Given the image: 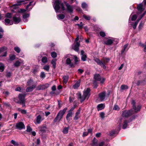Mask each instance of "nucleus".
<instances>
[{"label": "nucleus", "mask_w": 146, "mask_h": 146, "mask_svg": "<svg viewBox=\"0 0 146 146\" xmlns=\"http://www.w3.org/2000/svg\"><path fill=\"white\" fill-rule=\"evenodd\" d=\"M94 60L98 64L100 65L104 69H105L106 68L105 65L109 62L110 59L104 58L101 61L99 59L96 58L94 59Z\"/></svg>", "instance_id": "1"}, {"label": "nucleus", "mask_w": 146, "mask_h": 146, "mask_svg": "<svg viewBox=\"0 0 146 146\" xmlns=\"http://www.w3.org/2000/svg\"><path fill=\"white\" fill-rule=\"evenodd\" d=\"M67 110V108H64L62 110H60L57 114V116L54 119L53 122H60L63 118V115Z\"/></svg>", "instance_id": "2"}, {"label": "nucleus", "mask_w": 146, "mask_h": 146, "mask_svg": "<svg viewBox=\"0 0 146 146\" xmlns=\"http://www.w3.org/2000/svg\"><path fill=\"white\" fill-rule=\"evenodd\" d=\"M90 89L89 88H87L86 90H84L82 96L81 94L79 93L78 95V98L80 99V102H82L84 101L86 98H87V99L90 96Z\"/></svg>", "instance_id": "3"}, {"label": "nucleus", "mask_w": 146, "mask_h": 146, "mask_svg": "<svg viewBox=\"0 0 146 146\" xmlns=\"http://www.w3.org/2000/svg\"><path fill=\"white\" fill-rule=\"evenodd\" d=\"M54 8L56 11H58L60 9L62 10H64L65 8L64 4L58 0L55 1L54 3Z\"/></svg>", "instance_id": "4"}, {"label": "nucleus", "mask_w": 146, "mask_h": 146, "mask_svg": "<svg viewBox=\"0 0 146 146\" xmlns=\"http://www.w3.org/2000/svg\"><path fill=\"white\" fill-rule=\"evenodd\" d=\"M131 104L132 105L133 109L134 110V111H133L134 113H137L141 109V106L139 105L136 106L135 105V102L134 100H132L131 101Z\"/></svg>", "instance_id": "5"}, {"label": "nucleus", "mask_w": 146, "mask_h": 146, "mask_svg": "<svg viewBox=\"0 0 146 146\" xmlns=\"http://www.w3.org/2000/svg\"><path fill=\"white\" fill-rule=\"evenodd\" d=\"M94 79L96 81H100L101 84H103L104 82L105 79L104 78H102L99 74H96L94 75Z\"/></svg>", "instance_id": "6"}, {"label": "nucleus", "mask_w": 146, "mask_h": 146, "mask_svg": "<svg viewBox=\"0 0 146 146\" xmlns=\"http://www.w3.org/2000/svg\"><path fill=\"white\" fill-rule=\"evenodd\" d=\"M134 113L132 110L128 111H125L123 112L122 116L123 117H127L131 116Z\"/></svg>", "instance_id": "7"}, {"label": "nucleus", "mask_w": 146, "mask_h": 146, "mask_svg": "<svg viewBox=\"0 0 146 146\" xmlns=\"http://www.w3.org/2000/svg\"><path fill=\"white\" fill-rule=\"evenodd\" d=\"M13 20L15 24H17L20 22L21 18L19 16L15 15L13 17Z\"/></svg>", "instance_id": "8"}, {"label": "nucleus", "mask_w": 146, "mask_h": 146, "mask_svg": "<svg viewBox=\"0 0 146 146\" xmlns=\"http://www.w3.org/2000/svg\"><path fill=\"white\" fill-rule=\"evenodd\" d=\"M80 44L78 42L74 43L72 46V48L75 51L78 52L79 50Z\"/></svg>", "instance_id": "9"}, {"label": "nucleus", "mask_w": 146, "mask_h": 146, "mask_svg": "<svg viewBox=\"0 0 146 146\" xmlns=\"http://www.w3.org/2000/svg\"><path fill=\"white\" fill-rule=\"evenodd\" d=\"M106 95V92H102L99 94V97L101 101H103L104 100Z\"/></svg>", "instance_id": "10"}, {"label": "nucleus", "mask_w": 146, "mask_h": 146, "mask_svg": "<svg viewBox=\"0 0 146 146\" xmlns=\"http://www.w3.org/2000/svg\"><path fill=\"white\" fill-rule=\"evenodd\" d=\"M16 127L17 128L19 129H21L25 127L24 124L22 122L17 123L16 125Z\"/></svg>", "instance_id": "11"}, {"label": "nucleus", "mask_w": 146, "mask_h": 146, "mask_svg": "<svg viewBox=\"0 0 146 146\" xmlns=\"http://www.w3.org/2000/svg\"><path fill=\"white\" fill-rule=\"evenodd\" d=\"M81 108H80L75 113V115L74 118V120H77L80 117V112L81 110Z\"/></svg>", "instance_id": "12"}, {"label": "nucleus", "mask_w": 146, "mask_h": 146, "mask_svg": "<svg viewBox=\"0 0 146 146\" xmlns=\"http://www.w3.org/2000/svg\"><path fill=\"white\" fill-rule=\"evenodd\" d=\"M25 94H19V95L18 97L20 101L18 102V103H19L22 102H25Z\"/></svg>", "instance_id": "13"}, {"label": "nucleus", "mask_w": 146, "mask_h": 146, "mask_svg": "<svg viewBox=\"0 0 146 146\" xmlns=\"http://www.w3.org/2000/svg\"><path fill=\"white\" fill-rule=\"evenodd\" d=\"M66 6L67 11L70 13H72L73 11V7L68 4H66Z\"/></svg>", "instance_id": "14"}, {"label": "nucleus", "mask_w": 146, "mask_h": 146, "mask_svg": "<svg viewBox=\"0 0 146 146\" xmlns=\"http://www.w3.org/2000/svg\"><path fill=\"white\" fill-rule=\"evenodd\" d=\"M84 51L83 50H81V55H82L81 60L83 61H85L87 58L86 55L85 54H84Z\"/></svg>", "instance_id": "15"}, {"label": "nucleus", "mask_w": 146, "mask_h": 146, "mask_svg": "<svg viewBox=\"0 0 146 146\" xmlns=\"http://www.w3.org/2000/svg\"><path fill=\"white\" fill-rule=\"evenodd\" d=\"M36 86V84H34L33 85L31 86L27 87L26 89V92H28L32 91L33 89L35 88Z\"/></svg>", "instance_id": "16"}, {"label": "nucleus", "mask_w": 146, "mask_h": 146, "mask_svg": "<svg viewBox=\"0 0 146 146\" xmlns=\"http://www.w3.org/2000/svg\"><path fill=\"white\" fill-rule=\"evenodd\" d=\"M29 16L30 15L29 13H24L23 15V21L25 22H26L27 21V18L29 17Z\"/></svg>", "instance_id": "17"}, {"label": "nucleus", "mask_w": 146, "mask_h": 146, "mask_svg": "<svg viewBox=\"0 0 146 146\" xmlns=\"http://www.w3.org/2000/svg\"><path fill=\"white\" fill-rule=\"evenodd\" d=\"M137 10L140 12L143 11L144 10V9L143 7V5L141 3L137 5Z\"/></svg>", "instance_id": "18"}, {"label": "nucleus", "mask_w": 146, "mask_h": 146, "mask_svg": "<svg viewBox=\"0 0 146 146\" xmlns=\"http://www.w3.org/2000/svg\"><path fill=\"white\" fill-rule=\"evenodd\" d=\"M105 106L104 104H98L97 107V108L98 111L102 110L104 109L105 107Z\"/></svg>", "instance_id": "19"}, {"label": "nucleus", "mask_w": 146, "mask_h": 146, "mask_svg": "<svg viewBox=\"0 0 146 146\" xmlns=\"http://www.w3.org/2000/svg\"><path fill=\"white\" fill-rule=\"evenodd\" d=\"M80 80H78L77 81L75 84L73 85V88L74 89H77L80 86Z\"/></svg>", "instance_id": "20"}, {"label": "nucleus", "mask_w": 146, "mask_h": 146, "mask_svg": "<svg viewBox=\"0 0 146 146\" xmlns=\"http://www.w3.org/2000/svg\"><path fill=\"white\" fill-rule=\"evenodd\" d=\"M66 63L70 65L71 67H74V65L73 63L71 62V60L70 58H67L66 60Z\"/></svg>", "instance_id": "21"}, {"label": "nucleus", "mask_w": 146, "mask_h": 146, "mask_svg": "<svg viewBox=\"0 0 146 146\" xmlns=\"http://www.w3.org/2000/svg\"><path fill=\"white\" fill-rule=\"evenodd\" d=\"M5 24L6 25H12L13 24V22H11L10 19L7 18H6L5 19Z\"/></svg>", "instance_id": "22"}, {"label": "nucleus", "mask_w": 146, "mask_h": 146, "mask_svg": "<svg viewBox=\"0 0 146 146\" xmlns=\"http://www.w3.org/2000/svg\"><path fill=\"white\" fill-rule=\"evenodd\" d=\"M46 128V127L44 126L39 128V130L40 133H45Z\"/></svg>", "instance_id": "23"}, {"label": "nucleus", "mask_w": 146, "mask_h": 146, "mask_svg": "<svg viewBox=\"0 0 146 146\" xmlns=\"http://www.w3.org/2000/svg\"><path fill=\"white\" fill-rule=\"evenodd\" d=\"M21 62H19V60L16 61L14 63V65L15 66L18 67L21 64H23V61L21 60H20Z\"/></svg>", "instance_id": "24"}, {"label": "nucleus", "mask_w": 146, "mask_h": 146, "mask_svg": "<svg viewBox=\"0 0 146 146\" xmlns=\"http://www.w3.org/2000/svg\"><path fill=\"white\" fill-rule=\"evenodd\" d=\"M41 117L40 115H38L36 118V124H39L40 123L41 121Z\"/></svg>", "instance_id": "25"}, {"label": "nucleus", "mask_w": 146, "mask_h": 146, "mask_svg": "<svg viewBox=\"0 0 146 146\" xmlns=\"http://www.w3.org/2000/svg\"><path fill=\"white\" fill-rule=\"evenodd\" d=\"M113 41V40L111 39H109L105 42V43L107 45H111V44Z\"/></svg>", "instance_id": "26"}, {"label": "nucleus", "mask_w": 146, "mask_h": 146, "mask_svg": "<svg viewBox=\"0 0 146 146\" xmlns=\"http://www.w3.org/2000/svg\"><path fill=\"white\" fill-rule=\"evenodd\" d=\"M68 76H65L63 77V83L64 84H66L68 80Z\"/></svg>", "instance_id": "27"}, {"label": "nucleus", "mask_w": 146, "mask_h": 146, "mask_svg": "<svg viewBox=\"0 0 146 146\" xmlns=\"http://www.w3.org/2000/svg\"><path fill=\"white\" fill-rule=\"evenodd\" d=\"M73 114V113L72 112H70L69 111H68V113L66 115V119L67 120H68L69 118L70 117H71L72 116V115Z\"/></svg>", "instance_id": "28"}, {"label": "nucleus", "mask_w": 146, "mask_h": 146, "mask_svg": "<svg viewBox=\"0 0 146 146\" xmlns=\"http://www.w3.org/2000/svg\"><path fill=\"white\" fill-rule=\"evenodd\" d=\"M127 121L126 120H125L124 121L122 127V128L123 129H125L127 127Z\"/></svg>", "instance_id": "29"}, {"label": "nucleus", "mask_w": 146, "mask_h": 146, "mask_svg": "<svg viewBox=\"0 0 146 146\" xmlns=\"http://www.w3.org/2000/svg\"><path fill=\"white\" fill-rule=\"evenodd\" d=\"M58 18V19H63L65 17V16L64 15L62 14H60L57 15Z\"/></svg>", "instance_id": "30"}, {"label": "nucleus", "mask_w": 146, "mask_h": 146, "mask_svg": "<svg viewBox=\"0 0 146 146\" xmlns=\"http://www.w3.org/2000/svg\"><path fill=\"white\" fill-rule=\"evenodd\" d=\"M68 129H69V127H65L64 128V129L63 130V131H62L63 133L64 134L67 133L68 132Z\"/></svg>", "instance_id": "31"}, {"label": "nucleus", "mask_w": 146, "mask_h": 146, "mask_svg": "<svg viewBox=\"0 0 146 146\" xmlns=\"http://www.w3.org/2000/svg\"><path fill=\"white\" fill-rule=\"evenodd\" d=\"M81 7L83 9H86L88 5L86 3L84 2L82 3Z\"/></svg>", "instance_id": "32"}, {"label": "nucleus", "mask_w": 146, "mask_h": 146, "mask_svg": "<svg viewBox=\"0 0 146 146\" xmlns=\"http://www.w3.org/2000/svg\"><path fill=\"white\" fill-rule=\"evenodd\" d=\"M137 18V16L136 15H131L130 18L131 19V20L132 21H134Z\"/></svg>", "instance_id": "33"}, {"label": "nucleus", "mask_w": 146, "mask_h": 146, "mask_svg": "<svg viewBox=\"0 0 146 146\" xmlns=\"http://www.w3.org/2000/svg\"><path fill=\"white\" fill-rule=\"evenodd\" d=\"M47 58L45 56L43 57L41 60L42 61L43 63H46L47 62Z\"/></svg>", "instance_id": "34"}, {"label": "nucleus", "mask_w": 146, "mask_h": 146, "mask_svg": "<svg viewBox=\"0 0 146 146\" xmlns=\"http://www.w3.org/2000/svg\"><path fill=\"white\" fill-rule=\"evenodd\" d=\"M56 59H52L51 62V63L52 64L53 67L54 68H55L56 65Z\"/></svg>", "instance_id": "35"}, {"label": "nucleus", "mask_w": 146, "mask_h": 146, "mask_svg": "<svg viewBox=\"0 0 146 146\" xmlns=\"http://www.w3.org/2000/svg\"><path fill=\"white\" fill-rule=\"evenodd\" d=\"M128 46V44H126L124 45L123 46V49L121 51V53H123L126 50H127V49L126 50V48H127Z\"/></svg>", "instance_id": "36"}, {"label": "nucleus", "mask_w": 146, "mask_h": 146, "mask_svg": "<svg viewBox=\"0 0 146 146\" xmlns=\"http://www.w3.org/2000/svg\"><path fill=\"white\" fill-rule=\"evenodd\" d=\"M33 81L31 79L29 80L27 82V85L28 86H30L33 84Z\"/></svg>", "instance_id": "37"}, {"label": "nucleus", "mask_w": 146, "mask_h": 146, "mask_svg": "<svg viewBox=\"0 0 146 146\" xmlns=\"http://www.w3.org/2000/svg\"><path fill=\"white\" fill-rule=\"evenodd\" d=\"M121 90H124L128 88V86L125 85H122L121 86Z\"/></svg>", "instance_id": "38"}, {"label": "nucleus", "mask_w": 146, "mask_h": 146, "mask_svg": "<svg viewBox=\"0 0 146 146\" xmlns=\"http://www.w3.org/2000/svg\"><path fill=\"white\" fill-rule=\"evenodd\" d=\"M18 110L19 111H20L23 114H26L27 113V111L26 110H21L20 108H18Z\"/></svg>", "instance_id": "39"}, {"label": "nucleus", "mask_w": 146, "mask_h": 146, "mask_svg": "<svg viewBox=\"0 0 146 146\" xmlns=\"http://www.w3.org/2000/svg\"><path fill=\"white\" fill-rule=\"evenodd\" d=\"M118 132L115 131H113L110 132V135L112 136H114L115 135L117 134Z\"/></svg>", "instance_id": "40"}, {"label": "nucleus", "mask_w": 146, "mask_h": 146, "mask_svg": "<svg viewBox=\"0 0 146 146\" xmlns=\"http://www.w3.org/2000/svg\"><path fill=\"white\" fill-rule=\"evenodd\" d=\"M11 142L15 146H18L19 145V144L18 142L15 141L13 140H12Z\"/></svg>", "instance_id": "41"}, {"label": "nucleus", "mask_w": 146, "mask_h": 146, "mask_svg": "<svg viewBox=\"0 0 146 146\" xmlns=\"http://www.w3.org/2000/svg\"><path fill=\"white\" fill-rule=\"evenodd\" d=\"M4 65L0 63V70L1 72H3L4 70Z\"/></svg>", "instance_id": "42"}, {"label": "nucleus", "mask_w": 146, "mask_h": 146, "mask_svg": "<svg viewBox=\"0 0 146 146\" xmlns=\"http://www.w3.org/2000/svg\"><path fill=\"white\" fill-rule=\"evenodd\" d=\"M49 86L48 84H46L44 85H42V90L48 88Z\"/></svg>", "instance_id": "43"}, {"label": "nucleus", "mask_w": 146, "mask_h": 146, "mask_svg": "<svg viewBox=\"0 0 146 146\" xmlns=\"http://www.w3.org/2000/svg\"><path fill=\"white\" fill-rule=\"evenodd\" d=\"M7 48L6 47H3L1 48H0V53L5 51L6 50Z\"/></svg>", "instance_id": "44"}, {"label": "nucleus", "mask_w": 146, "mask_h": 146, "mask_svg": "<svg viewBox=\"0 0 146 146\" xmlns=\"http://www.w3.org/2000/svg\"><path fill=\"white\" fill-rule=\"evenodd\" d=\"M113 109L114 110L118 111L119 110L120 108L117 105H115L113 108Z\"/></svg>", "instance_id": "45"}, {"label": "nucleus", "mask_w": 146, "mask_h": 146, "mask_svg": "<svg viewBox=\"0 0 146 146\" xmlns=\"http://www.w3.org/2000/svg\"><path fill=\"white\" fill-rule=\"evenodd\" d=\"M51 56L53 58H55L57 56V54L56 52H53L51 53Z\"/></svg>", "instance_id": "46"}, {"label": "nucleus", "mask_w": 146, "mask_h": 146, "mask_svg": "<svg viewBox=\"0 0 146 146\" xmlns=\"http://www.w3.org/2000/svg\"><path fill=\"white\" fill-rule=\"evenodd\" d=\"M83 17L86 20H90L91 19V17L90 16L88 15H84Z\"/></svg>", "instance_id": "47"}, {"label": "nucleus", "mask_w": 146, "mask_h": 146, "mask_svg": "<svg viewBox=\"0 0 146 146\" xmlns=\"http://www.w3.org/2000/svg\"><path fill=\"white\" fill-rule=\"evenodd\" d=\"M49 66L48 65H45L43 67V69L47 71H49Z\"/></svg>", "instance_id": "48"}, {"label": "nucleus", "mask_w": 146, "mask_h": 146, "mask_svg": "<svg viewBox=\"0 0 146 146\" xmlns=\"http://www.w3.org/2000/svg\"><path fill=\"white\" fill-rule=\"evenodd\" d=\"M5 17L7 18H11L12 17V14L10 13H7L5 15Z\"/></svg>", "instance_id": "49"}, {"label": "nucleus", "mask_w": 146, "mask_h": 146, "mask_svg": "<svg viewBox=\"0 0 146 146\" xmlns=\"http://www.w3.org/2000/svg\"><path fill=\"white\" fill-rule=\"evenodd\" d=\"M14 49L15 50L17 53H19L20 52V49L18 47H15L14 48Z\"/></svg>", "instance_id": "50"}, {"label": "nucleus", "mask_w": 146, "mask_h": 146, "mask_svg": "<svg viewBox=\"0 0 146 146\" xmlns=\"http://www.w3.org/2000/svg\"><path fill=\"white\" fill-rule=\"evenodd\" d=\"M138 23V21H137L135 22L133 25H132L134 29H135L136 28L137 25Z\"/></svg>", "instance_id": "51"}, {"label": "nucleus", "mask_w": 146, "mask_h": 146, "mask_svg": "<svg viewBox=\"0 0 146 146\" xmlns=\"http://www.w3.org/2000/svg\"><path fill=\"white\" fill-rule=\"evenodd\" d=\"M32 130V128L29 125L27 127L26 131L27 132H30Z\"/></svg>", "instance_id": "52"}, {"label": "nucleus", "mask_w": 146, "mask_h": 146, "mask_svg": "<svg viewBox=\"0 0 146 146\" xmlns=\"http://www.w3.org/2000/svg\"><path fill=\"white\" fill-rule=\"evenodd\" d=\"M40 77L42 78H44L45 77V75L44 72H41L40 74Z\"/></svg>", "instance_id": "53"}, {"label": "nucleus", "mask_w": 146, "mask_h": 146, "mask_svg": "<svg viewBox=\"0 0 146 146\" xmlns=\"http://www.w3.org/2000/svg\"><path fill=\"white\" fill-rule=\"evenodd\" d=\"M100 36L102 37H104L106 36L105 33L103 31H100Z\"/></svg>", "instance_id": "54"}, {"label": "nucleus", "mask_w": 146, "mask_h": 146, "mask_svg": "<svg viewBox=\"0 0 146 146\" xmlns=\"http://www.w3.org/2000/svg\"><path fill=\"white\" fill-rule=\"evenodd\" d=\"M94 87L95 88H97L98 86V83L96 81H94L93 82Z\"/></svg>", "instance_id": "55"}, {"label": "nucleus", "mask_w": 146, "mask_h": 146, "mask_svg": "<svg viewBox=\"0 0 146 146\" xmlns=\"http://www.w3.org/2000/svg\"><path fill=\"white\" fill-rule=\"evenodd\" d=\"M15 55H12L10 56V59L11 60H13L15 59Z\"/></svg>", "instance_id": "56"}, {"label": "nucleus", "mask_w": 146, "mask_h": 146, "mask_svg": "<svg viewBox=\"0 0 146 146\" xmlns=\"http://www.w3.org/2000/svg\"><path fill=\"white\" fill-rule=\"evenodd\" d=\"M42 90V86L41 85H38L36 88V90Z\"/></svg>", "instance_id": "57"}, {"label": "nucleus", "mask_w": 146, "mask_h": 146, "mask_svg": "<svg viewBox=\"0 0 146 146\" xmlns=\"http://www.w3.org/2000/svg\"><path fill=\"white\" fill-rule=\"evenodd\" d=\"M92 143L98 144V140L95 137L94 138L92 141Z\"/></svg>", "instance_id": "58"}, {"label": "nucleus", "mask_w": 146, "mask_h": 146, "mask_svg": "<svg viewBox=\"0 0 146 146\" xmlns=\"http://www.w3.org/2000/svg\"><path fill=\"white\" fill-rule=\"evenodd\" d=\"M32 3V2H30L29 3V4L27 6L26 8V10H27V11L28 10V9L29 7L31 5V3Z\"/></svg>", "instance_id": "59"}, {"label": "nucleus", "mask_w": 146, "mask_h": 146, "mask_svg": "<svg viewBox=\"0 0 146 146\" xmlns=\"http://www.w3.org/2000/svg\"><path fill=\"white\" fill-rule=\"evenodd\" d=\"M27 11V10L24 9H20L19 12L20 13H23Z\"/></svg>", "instance_id": "60"}, {"label": "nucleus", "mask_w": 146, "mask_h": 146, "mask_svg": "<svg viewBox=\"0 0 146 146\" xmlns=\"http://www.w3.org/2000/svg\"><path fill=\"white\" fill-rule=\"evenodd\" d=\"M143 24L142 23H140V24H139V27H138V28H139V29H141L142 27L143 26Z\"/></svg>", "instance_id": "61"}, {"label": "nucleus", "mask_w": 146, "mask_h": 146, "mask_svg": "<svg viewBox=\"0 0 146 146\" xmlns=\"http://www.w3.org/2000/svg\"><path fill=\"white\" fill-rule=\"evenodd\" d=\"M77 25L80 27V28H82L83 26L82 22H81L80 24H78Z\"/></svg>", "instance_id": "62"}, {"label": "nucleus", "mask_w": 146, "mask_h": 146, "mask_svg": "<svg viewBox=\"0 0 146 146\" xmlns=\"http://www.w3.org/2000/svg\"><path fill=\"white\" fill-rule=\"evenodd\" d=\"M100 115L101 117L103 118L104 117L105 114L104 112H102L100 113Z\"/></svg>", "instance_id": "63"}, {"label": "nucleus", "mask_w": 146, "mask_h": 146, "mask_svg": "<svg viewBox=\"0 0 146 146\" xmlns=\"http://www.w3.org/2000/svg\"><path fill=\"white\" fill-rule=\"evenodd\" d=\"M74 60L75 63H76V62L78 61V58L76 56H74Z\"/></svg>", "instance_id": "64"}]
</instances>
